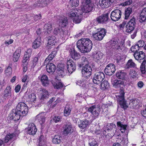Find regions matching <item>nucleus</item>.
Returning a JSON list of instances; mask_svg holds the SVG:
<instances>
[{"instance_id":"nucleus-43","label":"nucleus","mask_w":146,"mask_h":146,"mask_svg":"<svg viewBox=\"0 0 146 146\" xmlns=\"http://www.w3.org/2000/svg\"><path fill=\"white\" fill-rule=\"evenodd\" d=\"M56 37L54 36H49L48 40V44L52 45L54 44L56 42Z\"/></svg>"},{"instance_id":"nucleus-48","label":"nucleus","mask_w":146,"mask_h":146,"mask_svg":"<svg viewBox=\"0 0 146 146\" xmlns=\"http://www.w3.org/2000/svg\"><path fill=\"white\" fill-rule=\"evenodd\" d=\"M76 83L77 85L84 88L86 87V81L85 80L82 79L78 81Z\"/></svg>"},{"instance_id":"nucleus-27","label":"nucleus","mask_w":146,"mask_h":146,"mask_svg":"<svg viewBox=\"0 0 146 146\" xmlns=\"http://www.w3.org/2000/svg\"><path fill=\"white\" fill-rule=\"evenodd\" d=\"M117 126L119 130L122 133H124L126 130L127 125L123 124V123L120 121H118L117 123Z\"/></svg>"},{"instance_id":"nucleus-44","label":"nucleus","mask_w":146,"mask_h":146,"mask_svg":"<svg viewBox=\"0 0 146 146\" xmlns=\"http://www.w3.org/2000/svg\"><path fill=\"white\" fill-rule=\"evenodd\" d=\"M110 86V84L106 80H104L101 84V88L103 90H105L108 88Z\"/></svg>"},{"instance_id":"nucleus-34","label":"nucleus","mask_w":146,"mask_h":146,"mask_svg":"<svg viewBox=\"0 0 146 146\" xmlns=\"http://www.w3.org/2000/svg\"><path fill=\"white\" fill-rule=\"evenodd\" d=\"M54 33L56 35L60 36L63 37L64 32L60 27H56L54 31Z\"/></svg>"},{"instance_id":"nucleus-56","label":"nucleus","mask_w":146,"mask_h":146,"mask_svg":"<svg viewBox=\"0 0 146 146\" xmlns=\"http://www.w3.org/2000/svg\"><path fill=\"white\" fill-rule=\"evenodd\" d=\"M78 0H70V3L72 7H77L78 5Z\"/></svg>"},{"instance_id":"nucleus-46","label":"nucleus","mask_w":146,"mask_h":146,"mask_svg":"<svg viewBox=\"0 0 146 146\" xmlns=\"http://www.w3.org/2000/svg\"><path fill=\"white\" fill-rule=\"evenodd\" d=\"M71 109V108L69 106H66L64 111V115L66 116H68L70 114Z\"/></svg>"},{"instance_id":"nucleus-25","label":"nucleus","mask_w":146,"mask_h":146,"mask_svg":"<svg viewBox=\"0 0 146 146\" xmlns=\"http://www.w3.org/2000/svg\"><path fill=\"white\" fill-rule=\"evenodd\" d=\"M133 56L137 60H143L145 57V53L143 51L135 52L134 53Z\"/></svg>"},{"instance_id":"nucleus-31","label":"nucleus","mask_w":146,"mask_h":146,"mask_svg":"<svg viewBox=\"0 0 146 146\" xmlns=\"http://www.w3.org/2000/svg\"><path fill=\"white\" fill-rule=\"evenodd\" d=\"M89 124V121L87 119H85L84 120L80 121V123L78 124V125L79 127L83 129L87 127Z\"/></svg>"},{"instance_id":"nucleus-32","label":"nucleus","mask_w":146,"mask_h":146,"mask_svg":"<svg viewBox=\"0 0 146 146\" xmlns=\"http://www.w3.org/2000/svg\"><path fill=\"white\" fill-rule=\"evenodd\" d=\"M44 115V113H42L38 114L36 116V118L41 124H42L45 122V120Z\"/></svg>"},{"instance_id":"nucleus-23","label":"nucleus","mask_w":146,"mask_h":146,"mask_svg":"<svg viewBox=\"0 0 146 146\" xmlns=\"http://www.w3.org/2000/svg\"><path fill=\"white\" fill-rule=\"evenodd\" d=\"M103 54L100 51L95 52L93 54V57L96 61H100L103 58Z\"/></svg>"},{"instance_id":"nucleus-53","label":"nucleus","mask_w":146,"mask_h":146,"mask_svg":"<svg viewBox=\"0 0 146 146\" xmlns=\"http://www.w3.org/2000/svg\"><path fill=\"white\" fill-rule=\"evenodd\" d=\"M89 143L90 146H98V145L97 141L94 139H90Z\"/></svg>"},{"instance_id":"nucleus-49","label":"nucleus","mask_w":146,"mask_h":146,"mask_svg":"<svg viewBox=\"0 0 146 146\" xmlns=\"http://www.w3.org/2000/svg\"><path fill=\"white\" fill-rule=\"evenodd\" d=\"M132 10L131 8L128 7L126 9L125 11V19H127L130 14L131 13Z\"/></svg>"},{"instance_id":"nucleus-54","label":"nucleus","mask_w":146,"mask_h":146,"mask_svg":"<svg viewBox=\"0 0 146 146\" xmlns=\"http://www.w3.org/2000/svg\"><path fill=\"white\" fill-rule=\"evenodd\" d=\"M31 52L32 50L31 49H28L27 51L25 52L23 58L29 59L31 56Z\"/></svg>"},{"instance_id":"nucleus-5","label":"nucleus","mask_w":146,"mask_h":146,"mask_svg":"<svg viewBox=\"0 0 146 146\" xmlns=\"http://www.w3.org/2000/svg\"><path fill=\"white\" fill-rule=\"evenodd\" d=\"M106 31L104 29L100 28L98 29L96 32H93L92 35L93 38L97 40H101L105 36Z\"/></svg>"},{"instance_id":"nucleus-47","label":"nucleus","mask_w":146,"mask_h":146,"mask_svg":"<svg viewBox=\"0 0 146 146\" xmlns=\"http://www.w3.org/2000/svg\"><path fill=\"white\" fill-rule=\"evenodd\" d=\"M44 136L41 135L38 140L39 146H46L45 141L44 139Z\"/></svg>"},{"instance_id":"nucleus-13","label":"nucleus","mask_w":146,"mask_h":146,"mask_svg":"<svg viewBox=\"0 0 146 146\" xmlns=\"http://www.w3.org/2000/svg\"><path fill=\"white\" fill-rule=\"evenodd\" d=\"M112 84L113 86L115 88H119L125 86L126 85L123 81L115 79H112L111 80Z\"/></svg>"},{"instance_id":"nucleus-60","label":"nucleus","mask_w":146,"mask_h":146,"mask_svg":"<svg viewBox=\"0 0 146 146\" xmlns=\"http://www.w3.org/2000/svg\"><path fill=\"white\" fill-rule=\"evenodd\" d=\"M139 48L138 46L136 44L132 46L131 48V50L132 52L135 53L138 52V51L139 50Z\"/></svg>"},{"instance_id":"nucleus-26","label":"nucleus","mask_w":146,"mask_h":146,"mask_svg":"<svg viewBox=\"0 0 146 146\" xmlns=\"http://www.w3.org/2000/svg\"><path fill=\"white\" fill-rule=\"evenodd\" d=\"M11 96V89L10 86H7L5 90L3 97L6 99L9 98Z\"/></svg>"},{"instance_id":"nucleus-55","label":"nucleus","mask_w":146,"mask_h":146,"mask_svg":"<svg viewBox=\"0 0 146 146\" xmlns=\"http://www.w3.org/2000/svg\"><path fill=\"white\" fill-rule=\"evenodd\" d=\"M88 60L87 58H86L85 57H83L82 58V64L80 65H88L89 62L88 61Z\"/></svg>"},{"instance_id":"nucleus-3","label":"nucleus","mask_w":146,"mask_h":146,"mask_svg":"<svg viewBox=\"0 0 146 146\" xmlns=\"http://www.w3.org/2000/svg\"><path fill=\"white\" fill-rule=\"evenodd\" d=\"M102 109V107L100 105H94L88 108V111L90 112L94 119L98 118L100 112Z\"/></svg>"},{"instance_id":"nucleus-7","label":"nucleus","mask_w":146,"mask_h":146,"mask_svg":"<svg viewBox=\"0 0 146 146\" xmlns=\"http://www.w3.org/2000/svg\"><path fill=\"white\" fill-rule=\"evenodd\" d=\"M104 77V74L103 72H97L94 76L93 82L94 83L97 84H100Z\"/></svg>"},{"instance_id":"nucleus-19","label":"nucleus","mask_w":146,"mask_h":146,"mask_svg":"<svg viewBox=\"0 0 146 146\" xmlns=\"http://www.w3.org/2000/svg\"><path fill=\"white\" fill-rule=\"evenodd\" d=\"M69 52L70 56L74 60H77L80 58V54L76 52L74 49H70Z\"/></svg>"},{"instance_id":"nucleus-6","label":"nucleus","mask_w":146,"mask_h":146,"mask_svg":"<svg viewBox=\"0 0 146 146\" xmlns=\"http://www.w3.org/2000/svg\"><path fill=\"white\" fill-rule=\"evenodd\" d=\"M17 113H19L22 116H25L28 111V108L27 105L24 102H21L18 104L16 108Z\"/></svg>"},{"instance_id":"nucleus-11","label":"nucleus","mask_w":146,"mask_h":146,"mask_svg":"<svg viewBox=\"0 0 146 146\" xmlns=\"http://www.w3.org/2000/svg\"><path fill=\"white\" fill-rule=\"evenodd\" d=\"M121 12L120 10H115L111 13L110 17L111 19L115 21H117L121 18Z\"/></svg>"},{"instance_id":"nucleus-21","label":"nucleus","mask_w":146,"mask_h":146,"mask_svg":"<svg viewBox=\"0 0 146 146\" xmlns=\"http://www.w3.org/2000/svg\"><path fill=\"white\" fill-rule=\"evenodd\" d=\"M57 73L58 76H61V77L64 75L68 74L66 66L65 65L62 64L61 68H59L57 70Z\"/></svg>"},{"instance_id":"nucleus-39","label":"nucleus","mask_w":146,"mask_h":146,"mask_svg":"<svg viewBox=\"0 0 146 146\" xmlns=\"http://www.w3.org/2000/svg\"><path fill=\"white\" fill-rule=\"evenodd\" d=\"M21 51L19 50H17L14 53L13 60L14 62H17L20 56Z\"/></svg>"},{"instance_id":"nucleus-45","label":"nucleus","mask_w":146,"mask_h":146,"mask_svg":"<svg viewBox=\"0 0 146 146\" xmlns=\"http://www.w3.org/2000/svg\"><path fill=\"white\" fill-rule=\"evenodd\" d=\"M82 14H78L77 16H75V17L72 20L73 21L74 23H80L82 19Z\"/></svg>"},{"instance_id":"nucleus-15","label":"nucleus","mask_w":146,"mask_h":146,"mask_svg":"<svg viewBox=\"0 0 146 146\" xmlns=\"http://www.w3.org/2000/svg\"><path fill=\"white\" fill-rule=\"evenodd\" d=\"M96 20L98 23H106L108 20V14H104L96 18Z\"/></svg>"},{"instance_id":"nucleus-2","label":"nucleus","mask_w":146,"mask_h":146,"mask_svg":"<svg viewBox=\"0 0 146 146\" xmlns=\"http://www.w3.org/2000/svg\"><path fill=\"white\" fill-rule=\"evenodd\" d=\"M77 46L82 53L90 52L92 49V44L88 38H82L78 40L77 43Z\"/></svg>"},{"instance_id":"nucleus-12","label":"nucleus","mask_w":146,"mask_h":146,"mask_svg":"<svg viewBox=\"0 0 146 146\" xmlns=\"http://www.w3.org/2000/svg\"><path fill=\"white\" fill-rule=\"evenodd\" d=\"M115 70V66L112 64H110L106 66L104 71L106 75L111 76L113 74Z\"/></svg>"},{"instance_id":"nucleus-4","label":"nucleus","mask_w":146,"mask_h":146,"mask_svg":"<svg viewBox=\"0 0 146 146\" xmlns=\"http://www.w3.org/2000/svg\"><path fill=\"white\" fill-rule=\"evenodd\" d=\"M125 93L122 89L120 90L119 93L116 95L117 102L122 108L126 109L128 107L126 104V102L124 99Z\"/></svg>"},{"instance_id":"nucleus-42","label":"nucleus","mask_w":146,"mask_h":146,"mask_svg":"<svg viewBox=\"0 0 146 146\" xmlns=\"http://www.w3.org/2000/svg\"><path fill=\"white\" fill-rule=\"evenodd\" d=\"M56 52L55 51L52 52L45 59V61L46 62H50L51 60L56 55Z\"/></svg>"},{"instance_id":"nucleus-52","label":"nucleus","mask_w":146,"mask_h":146,"mask_svg":"<svg viewBox=\"0 0 146 146\" xmlns=\"http://www.w3.org/2000/svg\"><path fill=\"white\" fill-rule=\"evenodd\" d=\"M44 28L47 31L48 33V31L50 32L51 31L52 29V23L48 22L47 24H45L44 26Z\"/></svg>"},{"instance_id":"nucleus-63","label":"nucleus","mask_w":146,"mask_h":146,"mask_svg":"<svg viewBox=\"0 0 146 146\" xmlns=\"http://www.w3.org/2000/svg\"><path fill=\"white\" fill-rule=\"evenodd\" d=\"M16 115L15 116V118H14V121H17L19 120L21 118H22L23 116H22L19 113H17V111H16Z\"/></svg>"},{"instance_id":"nucleus-62","label":"nucleus","mask_w":146,"mask_h":146,"mask_svg":"<svg viewBox=\"0 0 146 146\" xmlns=\"http://www.w3.org/2000/svg\"><path fill=\"white\" fill-rule=\"evenodd\" d=\"M16 111L15 110L13 109L10 114V117L11 119L13 120H14V118H15V116L16 115Z\"/></svg>"},{"instance_id":"nucleus-29","label":"nucleus","mask_w":146,"mask_h":146,"mask_svg":"<svg viewBox=\"0 0 146 146\" xmlns=\"http://www.w3.org/2000/svg\"><path fill=\"white\" fill-rule=\"evenodd\" d=\"M41 38L40 36L35 39L33 43V47L35 49L39 47L41 44Z\"/></svg>"},{"instance_id":"nucleus-20","label":"nucleus","mask_w":146,"mask_h":146,"mask_svg":"<svg viewBox=\"0 0 146 146\" xmlns=\"http://www.w3.org/2000/svg\"><path fill=\"white\" fill-rule=\"evenodd\" d=\"M39 92L40 96V99L43 100L48 98L49 94L46 89L40 88L39 89Z\"/></svg>"},{"instance_id":"nucleus-9","label":"nucleus","mask_w":146,"mask_h":146,"mask_svg":"<svg viewBox=\"0 0 146 146\" xmlns=\"http://www.w3.org/2000/svg\"><path fill=\"white\" fill-rule=\"evenodd\" d=\"M67 69V74L70 73L71 74L76 69L75 65L73 61L70 59L67 60V66L66 69Z\"/></svg>"},{"instance_id":"nucleus-17","label":"nucleus","mask_w":146,"mask_h":146,"mask_svg":"<svg viewBox=\"0 0 146 146\" xmlns=\"http://www.w3.org/2000/svg\"><path fill=\"white\" fill-rule=\"evenodd\" d=\"M73 131L72 126L71 125L67 124L64 127L63 134L65 136H67L68 135L71 134Z\"/></svg>"},{"instance_id":"nucleus-36","label":"nucleus","mask_w":146,"mask_h":146,"mask_svg":"<svg viewBox=\"0 0 146 146\" xmlns=\"http://www.w3.org/2000/svg\"><path fill=\"white\" fill-rule=\"evenodd\" d=\"M62 138L61 136L58 135H55L52 139V142L53 143L55 144H58L61 142Z\"/></svg>"},{"instance_id":"nucleus-30","label":"nucleus","mask_w":146,"mask_h":146,"mask_svg":"<svg viewBox=\"0 0 146 146\" xmlns=\"http://www.w3.org/2000/svg\"><path fill=\"white\" fill-rule=\"evenodd\" d=\"M68 21L66 17H62L59 19V25L61 27H65L67 25Z\"/></svg>"},{"instance_id":"nucleus-64","label":"nucleus","mask_w":146,"mask_h":146,"mask_svg":"<svg viewBox=\"0 0 146 146\" xmlns=\"http://www.w3.org/2000/svg\"><path fill=\"white\" fill-rule=\"evenodd\" d=\"M136 44L139 48L142 47L144 46L145 42L143 40H139L137 42Z\"/></svg>"},{"instance_id":"nucleus-41","label":"nucleus","mask_w":146,"mask_h":146,"mask_svg":"<svg viewBox=\"0 0 146 146\" xmlns=\"http://www.w3.org/2000/svg\"><path fill=\"white\" fill-rule=\"evenodd\" d=\"M15 136V134L14 133H13L7 134L5 138L4 142L5 143L8 142L9 140L11 139L14 137Z\"/></svg>"},{"instance_id":"nucleus-18","label":"nucleus","mask_w":146,"mask_h":146,"mask_svg":"<svg viewBox=\"0 0 146 146\" xmlns=\"http://www.w3.org/2000/svg\"><path fill=\"white\" fill-rule=\"evenodd\" d=\"M38 78L40 80L43 86H47L49 84V80L47 76L46 75H43L38 77Z\"/></svg>"},{"instance_id":"nucleus-14","label":"nucleus","mask_w":146,"mask_h":146,"mask_svg":"<svg viewBox=\"0 0 146 146\" xmlns=\"http://www.w3.org/2000/svg\"><path fill=\"white\" fill-rule=\"evenodd\" d=\"M25 96L31 103H35L36 101V97L35 93L28 92L27 91L25 93Z\"/></svg>"},{"instance_id":"nucleus-61","label":"nucleus","mask_w":146,"mask_h":146,"mask_svg":"<svg viewBox=\"0 0 146 146\" xmlns=\"http://www.w3.org/2000/svg\"><path fill=\"white\" fill-rule=\"evenodd\" d=\"M39 58V57H35L34 58L32 61L33 67H34L37 65L38 62V61Z\"/></svg>"},{"instance_id":"nucleus-50","label":"nucleus","mask_w":146,"mask_h":146,"mask_svg":"<svg viewBox=\"0 0 146 146\" xmlns=\"http://www.w3.org/2000/svg\"><path fill=\"white\" fill-rule=\"evenodd\" d=\"M106 127L107 130L111 131L114 130L116 128V126L115 124L111 123L108 124Z\"/></svg>"},{"instance_id":"nucleus-57","label":"nucleus","mask_w":146,"mask_h":146,"mask_svg":"<svg viewBox=\"0 0 146 146\" xmlns=\"http://www.w3.org/2000/svg\"><path fill=\"white\" fill-rule=\"evenodd\" d=\"M12 69L9 66L5 70V72L7 76H10L12 73Z\"/></svg>"},{"instance_id":"nucleus-22","label":"nucleus","mask_w":146,"mask_h":146,"mask_svg":"<svg viewBox=\"0 0 146 146\" xmlns=\"http://www.w3.org/2000/svg\"><path fill=\"white\" fill-rule=\"evenodd\" d=\"M46 69L48 73L52 74L56 70V66L53 63H48L46 65Z\"/></svg>"},{"instance_id":"nucleus-59","label":"nucleus","mask_w":146,"mask_h":146,"mask_svg":"<svg viewBox=\"0 0 146 146\" xmlns=\"http://www.w3.org/2000/svg\"><path fill=\"white\" fill-rule=\"evenodd\" d=\"M123 57L122 55L120 53L117 54L115 56V58L118 62L121 60Z\"/></svg>"},{"instance_id":"nucleus-37","label":"nucleus","mask_w":146,"mask_h":146,"mask_svg":"<svg viewBox=\"0 0 146 146\" xmlns=\"http://www.w3.org/2000/svg\"><path fill=\"white\" fill-rule=\"evenodd\" d=\"M136 66V64L131 59L129 60L126 64V68L127 69L133 68Z\"/></svg>"},{"instance_id":"nucleus-58","label":"nucleus","mask_w":146,"mask_h":146,"mask_svg":"<svg viewBox=\"0 0 146 146\" xmlns=\"http://www.w3.org/2000/svg\"><path fill=\"white\" fill-rule=\"evenodd\" d=\"M121 140L122 143L123 145H127L128 143L127 135L125 134L124 136V137H122V140Z\"/></svg>"},{"instance_id":"nucleus-38","label":"nucleus","mask_w":146,"mask_h":146,"mask_svg":"<svg viewBox=\"0 0 146 146\" xmlns=\"http://www.w3.org/2000/svg\"><path fill=\"white\" fill-rule=\"evenodd\" d=\"M118 43V41L115 40H111L107 43V46L109 45V47L113 49L115 48L116 47L115 45Z\"/></svg>"},{"instance_id":"nucleus-40","label":"nucleus","mask_w":146,"mask_h":146,"mask_svg":"<svg viewBox=\"0 0 146 146\" xmlns=\"http://www.w3.org/2000/svg\"><path fill=\"white\" fill-rule=\"evenodd\" d=\"M139 103L138 99H132L130 100L129 104L131 106H132V108H134L136 107L137 105H138Z\"/></svg>"},{"instance_id":"nucleus-16","label":"nucleus","mask_w":146,"mask_h":146,"mask_svg":"<svg viewBox=\"0 0 146 146\" xmlns=\"http://www.w3.org/2000/svg\"><path fill=\"white\" fill-rule=\"evenodd\" d=\"M26 129L27 133L30 135H35L37 131V129L33 123L29 124Z\"/></svg>"},{"instance_id":"nucleus-8","label":"nucleus","mask_w":146,"mask_h":146,"mask_svg":"<svg viewBox=\"0 0 146 146\" xmlns=\"http://www.w3.org/2000/svg\"><path fill=\"white\" fill-rule=\"evenodd\" d=\"M135 19L133 17L127 23L125 26V31L127 33H131L133 30L135 25Z\"/></svg>"},{"instance_id":"nucleus-35","label":"nucleus","mask_w":146,"mask_h":146,"mask_svg":"<svg viewBox=\"0 0 146 146\" xmlns=\"http://www.w3.org/2000/svg\"><path fill=\"white\" fill-rule=\"evenodd\" d=\"M126 74L122 71H119L117 72L116 76L119 79L124 80L126 77Z\"/></svg>"},{"instance_id":"nucleus-24","label":"nucleus","mask_w":146,"mask_h":146,"mask_svg":"<svg viewBox=\"0 0 146 146\" xmlns=\"http://www.w3.org/2000/svg\"><path fill=\"white\" fill-rule=\"evenodd\" d=\"M113 0H102L100 6L103 8L108 7L113 1Z\"/></svg>"},{"instance_id":"nucleus-33","label":"nucleus","mask_w":146,"mask_h":146,"mask_svg":"<svg viewBox=\"0 0 146 146\" xmlns=\"http://www.w3.org/2000/svg\"><path fill=\"white\" fill-rule=\"evenodd\" d=\"M146 20V7L143 9L141 13L139 21L142 23Z\"/></svg>"},{"instance_id":"nucleus-28","label":"nucleus","mask_w":146,"mask_h":146,"mask_svg":"<svg viewBox=\"0 0 146 146\" xmlns=\"http://www.w3.org/2000/svg\"><path fill=\"white\" fill-rule=\"evenodd\" d=\"M52 84L54 88L57 89L61 88L64 85L61 81L58 79H56L55 81L52 82Z\"/></svg>"},{"instance_id":"nucleus-10","label":"nucleus","mask_w":146,"mask_h":146,"mask_svg":"<svg viewBox=\"0 0 146 146\" xmlns=\"http://www.w3.org/2000/svg\"><path fill=\"white\" fill-rule=\"evenodd\" d=\"M92 69L89 65L84 66L82 67V73L84 77L86 78L89 77L92 74Z\"/></svg>"},{"instance_id":"nucleus-51","label":"nucleus","mask_w":146,"mask_h":146,"mask_svg":"<svg viewBox=\"0 0 146 146\" xmlns=\"http://www.w3.org/2000/svg\"><path fill=\"white\" fill-rule=\"evenodd\" d=\"M124 46L123 42L122 41H120L117 45L116 46L115 48L119 51L123 49Z\"/></svg>"},{"instance_id":"nucleus-1","label":"nucleus","mask_w":146,"mask_h":146,"mask_svg":"<svg viewBox=\"0 0 146 146\" xmlns=\"http://www.w3.org/2000/svg\"><path fill=\"white\" fill-rule=\"evenodd\" d=\"M82 4L81 10H78L77 9H72L68 13L69 17L72 20L78 14H82V12L88 13L94 9V5L91 3V0H82Z\"/></svg>"}]
</instances>
